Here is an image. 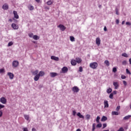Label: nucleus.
Listing matches in <instances>:
<instances>
[{"label": "nucleus", "instance_id": "obj_1", "mask_svg": "<svg viewBox=\"0 0 131 131\" xmlns=\"http://www.w3.org/2000/svg\"><path fill=\"white\" fill-rule=\"evenodd\" d=\"M90 67L92 69H96L98 67V63L96 62H92L90 64Z\"/></svg>", "mask_w": 131, "mask_h": 131}, {"label": "nucleus", "instance_id": "obj_2", "mask_svg": "<svg viewBox=\"0 0 131 131\" xmlns=\"http://www.w3.org/2000/svg\"><path fill=\"white\" fill-rule=\"evenodd\" d=\"M19 66V62L17 60H14L12 62V66L13 67H14L15 68H16V67H18Z\"/></svg>", "mask_w": 131, "mask_h": 131}, {"label": "nucleus", "instance_id": "obj_3", "mask_svg": "<svg viewBox=\"0 0 131 131\" xmlns=\"http://www.w3.org/2000/svg\"><path fill=\"white\" fill-rule=\"evenodd\" d=\"M72 91L74 93H78V92H79V88H78V87L77 86H74L72 88Z\"/></svg>", "mask_w": 131, "mask_h": 131}, {"label": "nucleus", "instance_id": "obj_4", "mask_svg": "<svg viewBox=\"0 0 131 131\" xmlns=\"http://www.w3.org/2000/svg\"><path fill=\"white\" fill-rule=\"evenodd\" d=\"M58 27L59 28H60V30H61V31H64L65 29H66V27L65 26H64V25H59V26H58Z\"/></svg>", "mask_w": 131, "mask_h": 131}, {"label": "nucleus", "instance_id": "obj_5", "mask_svg": "<svg viewBox=\"0 0 131 131\" xmlns=\"http://www.w3.org/2000/svg\"><path fill=\"white\" fill-rule=\"evenodd\" d=\"M0 102L2 103V104H6L7 99H6L5 97H2L0 99Z\"/></svg>", "mask_w": 131, "mask_h": 131}, {"label": "nucleus", "instance_id": "obj_6", "mask_svg": "<svg viewBox=\"0 0 131 131\" xmlns=\"http://www.w3.org/2000/svg\"><path fill=\"white\" fill-rule=\"evenodd\" d=\"M62 73H67L68 72V68L66 67H63L61 69Z\"/></svg>", "mask_w": 131, "mask_h": 131}, {"label": "nucleus", "instance_id": "obj_7", "mask_svg": "<svg viewBox=\"0 0 131 131\" xmlns=\"http://www.w3.org/2000/svg\"><path fill=\"white\" fill-rule=\"evenodd\" d=\"M113 85L115 86V90H117V89L119 88V84L118 83V82H114Z\"/></svg>", "mask_w": 131, "mask_h": 131}, {"label": "nucleus", "instance_id": "obj_8", "mask_svg": "<svg viewBox=\"0 0 131 131\" xmlns=\"http://www.w3.org/2000/svg\"><path fill=\"white\" fill-rule=\"evenodd\" d=\"M51 77H56L58 76V73L55 72H51L50 73Z\"/></svg>", "mask_w": 131, "mask_h": 131}, {"label": "nucleus", "instance_id": "obj_9", "mask_svg": "<svg viewBox=\"0 0 131 131\" xmlns=\"http://www.w3.org/2000/svg\"><path fill=\"white\" fill-rule=\"evenodd\" d=\"M96 45H97V46H100V43H101V39H100V38L97 37L96 39Z\"/></svg>", "mask_w": 131, "mask_h": 131}, {"label": "nucleus", "instance_id": "obj_10", "mask_svg": "<svg viewBox=\"0 0 131 131\" xmlns=\"http://www.w3.org/2000/svg\"><path fill=\"white\" fill-rule=\"evenodd\" d=\"M11 27H12V28L15 30H17L18 28H19V26H18V25H16L15 24H12Z\"/></svg>", "mask_w": 131, "mask_h": 131}, {"label": "nucleus", "instance_id": "obj_11", "mask_svg": "<svg viewBox=\"0 0 131 131\" xmlns=\"http://www.w3.org/2000/svg\"><path fill=\"white\" fill-rule=\"evenodd\" d=\"M39 77H40V75H36V76L34 78V80L35 81H37L39 79Z\"/></svg>", "mask_w": 131, "mask_h": 131}, {"label": "nucleus", "instance_id": "obj_12", "mask_svg": "<svg viewBox=\"0 0 131 131\" xmlns=\"http://www.w3.org/2000/svg\"><path fill=\"white\" fill-rule=\"evenodd\" d=\"M51 59H52V60H54V61H59V58L58 57H56L55 56H52L51 57Z\"/></svg>", "mask_w": 131, "mask_h": 131}, {"label": "nucleus", "instance_id": "obj_13", "mask_svg": "<svg viewBox=\"0 0 131 131\" xmlns=\"http://www.w3.org/2000/svg\"><path fill=\"white\" fill-rule=\"evenodd\" d=\"M13 14L14 16V18H15L16 19H19V15H18V13L17 12V11H13Z\"/></svg>", "mask_w": 131, "mask_h": 131}, {"label": "nucleus", "instance_id": "obj_14", "mask_svg": "<svg viewBox=\"0 0 131 131\" xmlns=\"http://www.w3.org/2000/svg\"><path fill=\"white\" fill-rule=\"evenodd\" d=\"M82 61V60L81 59V58H80L79 57H77L76 58V62L77 63H78V64H80V63H81Z\"/></svg>", "mask_w": 131, "mask_h": 131}, {"label": "nucleus", "instance_id": "obj_15", "mask_svg": "<svg viewBox=\"0 0 131 131\" xmlns=\"http://www.w3.org/2000/svg\"><path fill=\"white\" fill-rule=\"evenodd\" d=\"M7 75L9 76L10 79H13L14 78V74L12 73H8Z\"/></svg>", "mask_w": 131, "mask_h": 131}, {"label": "nucleus", "instance_id": "obj_16", "mask_svg": "<svg viewBox=\"0 0 131 131\" xmlns=\"http://www.w3.org/2000/svg\"><path fill=\"white\" fill-rule=\"evenodd\" d=\"M104 108H108V107H109V104H108V101L104 100Z\"/></svg>", "mask_w": 131, "mask_h": 131}, {"label": "nucleus", "instance_id": "obj_17", "mask_svg": "<svg viewBox=\"0 0 131 131\" xmlns=\"http://www.w3.org/2000/svg\"><path fill=\"white\" fill-rule=\"evenodd\" d=\"M71 64H72L73 66H75L77 64L76 60L72 59L71 61Z\"/></svg>", "mask_w": 131, "mask_h": 131}, {"label": "nucleus", "instance_id": "obj_18", "mask_svg": "<svg viewBox=\"0 0 131 131\" xmlns=\"http://www.w3.org/2000/svg\"><path fill=\"white\" fill-rule=\"evenodd\" d=\"M3 9L4 10H8V9H9V5H8V4H4L3 6Z\"/></svg>", "mask_w": 131, "mask_h": 131}, {"label": "nucleus", "instance_id": "obj_19", "mask_svg": "<svg viewBox=\"0 0 131 131\" xmlns=\"http://www.w3.org/2000/svg\"><path fill=\"white\" fill-rule=\"evenodd\" d=\"M77 115L78 116V117H79V118H82V119H84V116H83V115H81V114H80V113H78L77 114Z\"/></svg>", "mask_w": 131, "mask_h": 131}, {"label": "nucleus", "instance_id": "obj_20", "mask_svg": "<svg viewBox=\"0 0 131 131\" xmlns=\"http://www.w3.org/2000/svg\"><path fill=\"white\" fill-rule=\"evenodd\" d=\"M28 8L30 11H33V10H34V7L32 5H29Z\"/></svg>", "mask_w": 131, "mask_h": 131}, {"label": "nucleus", "instance_id": "obj_21", "mask_svg": "<svg viewBox=\"0 0 131 131\" xmlns=\"http://www.w3.org/2000/svg\"><path fill=\"white\" fill-rule=\"evenodd\" d=\"M131 117V115H128L123 118L124 120H128L129 119H130Z\"/></svg>", "mask_w": 131, "mask_h": 131}, {"label": "nucleus", "instance_id": "obj_22", "mask_svg": "<svg viewBox=\"0 0 131 131\" xmlns=\"http://www.w3.org/2000/svg\"><path fill=\"white\" fill-rule=\"evenodd\" d=\"M101 121H106V120H107V117L105 116H103L101 119Z\"/></svg>", "mask_w": 131, "mask_h": 131}, {"label": "nucleus", "instance_id": "obj_23", "mask_svg": "<svg viewBox=\"0 0 131 131\" xmlns=\"http://www.w3.org/2000/svg\"><path fill=\"white\" fill-rule=\"evenodd\" d=\"M33 39H35V40H37V39H39V37L36 35H35L33 36Z\"/></svg>", "mask_w": 131, "mask_h": 131}, {"label": "nucleus", "instance_id": "obj_24", "mask_svg": "<svg viewBox=\"0 0 131 131\" xmlns=\"http://www.w3.org/2000/svg\"><path fill=\"white\" fill-rule=\"evenodd\" d=\"M104 64H106L107 67L110 66V62L107 60L104 61Z\"/></svg>", "mask_w": 131, "mask_h": 131}, {"label": "nucleus", "instance_id": "obj_25", "mask_svg": "<svg viewBox=\"0 0 131 131\" xmlns=\"http://www.w3.org/2000/svg\"><path fill=\"white\" fill-rule=\"evenodd\" d=\"M47 4L48 6H51V5L53 4V1H52V0H50L47 2Z\"/></svg>", "mask_w": 131, "mask_h": 131}, {"label": "nucleus", "instance_id": "obj_26", "mask_svg": "<svg viewBox=\"0 0 131 131\" xmlns=\"http://www.w3.org/2000/svg\"><path fill=\"white\" fill-rule=\"evenodd\" d=\"M38 75H40V76H43L45 75V72L43 71H40Z\"/></svg>", "mask_w": 131, "mask_h": 131}, {"label": "nucleus", "instance_id": "obj_27", "mask_svg": "<svg viewBox=\"0 0 131 131\" xmlns=\"http://www.w3.org/2000/svg\"><path fill=\"white\" fill-rule=\"evenodd\" d=\"M112 115H119V114L117 112H112Z\"/></svg>", "mask_w": 131, "mask_h": 131}, {"label": "nucleus", "instance_id": "obj_28", "mask_svg": "<svg viewBox=\"0 0 131 131\" xmlns=\"http://www.w3.org/2000/svg\"><path fill=\"white\" fill-rule=\"evenodd\" d=\"M70 38L71 41H75V38H74V37H73L72 36H71L70 37Z\"/></svg>", "mask_w": 131, "mask_h": 131}, {"label": "nucleus", "instance_id": "obj_29", "mask_svg": "<svg viewBox=\"0 0 131 131\" xmlns=\"http://www.w3.org/2000/svg\"><path fill=\"white\" fill-rule=\"evenodd\" d=\"M100 117L99 116H97L96 121L97 122V123H100Z\"/></svg>", "mask_w": 131, "mask_h": 131}, {"label": "nucleus", "instance_id": "obj_30", "mask_svg": "<svg viewBox=\"0 0 131 131\" xmlns=\"http://www.w3.org/2000/svg\"><path fill=\"white\" fill-rule=\"evenodd\" d=\"M112 92V89L111 88H109L106 90V92L107 93V94H110V93H111Z\"/></svg>", "mask_w": 131, "mask_h": 131}, {"label": "nucleus", "instance_id": "obj_31", "mask_svg": "<svg viewBox=\"0 0 131 131\" xmlns=\"http://www.w3.org/2000/svg\"><path fill=\"white\" fill-rule=\"evenodd\" d=\"M32 73L33 75H37V74L38 73V70H36L35 71L33 72Z\"/></svg>", "mask_w": 131, "mask_h": 131}, {"label": "nucleus", "instance_id": "obj_32", "mask_svg": "<svg viewBox=\"0 0 131 131\" xmlns=\"http://www.w3.org/2000/svg\"><path fill=\"white\" fill-rule=\"evenodd\" d=\"M122 56L123 57H125V58H127V57H128V55H127V54H126V53H123V54H122Z\"/></svg>", "mask_w": 131, "mask_h": 131}, {"label": "nucleus", "instance_id": "obj_33", "mask_svg": "<svg viewBox=\"0 0 131 131\" xmlns=\"http://www.w3.org/2000/svg\"><path fill=\"white\" fill-rule=\"evenodd\" d=\"M86 119H87V120H90V119H91V115H86Z\"/></svg>", "mask_w": 131, "mask_h": 131}, {"label": "nucleus", "instance_id": "obj_34", "mask_svg": "<svg viewBox=\"0 0 131 131\" xmlns=\"http://www.w3.org/2000/svg\"><path fill=\"white\" fill-rule=\"evenodd\" d=\"M95 126H96V123H93L92 126V131H95Z\"/></svg>", "mask_w": 131, "mask_h": 131}, {"label": "nucleus", "instance_id": "obj_35", "mask_svg": "<svg viewBox=\"0 0 131 131\" xmlns=\"http://www.w3.org/2000/svg\"><path fill=\"white\" fill-rule=\"evenodd\" d=\"M14 45V42L13 41L9 42L8 45V47H11V46H13Z\"/></svg>", "mask_w": 131, "mask_h": 131}, {"label": "nucleus", "instance_id": "obj_36", "mask_svg": "<svg viewBox=\"0 0 131 131\" xmlns=\"http://www.w3.org/2000/svg\"><path fill=\"white\" fill-rule=\"evenodd\" d=\"M117 69H116V67H114L113 68V72H114L115 73V72H117Z\"/></svg>", "mask_w": 131, "mask_h": 131}, {"label": "nucleus", "instance_id": "obj_37", "mask_svg": "<svg viewBox=\"0 0 131 131\" xmlns=\"http://www.w3.org/2000/svg\"><path fill=\"white\" fill-rule=\"evenodd\" d=\"M126 72L127 74H129V75L131 74V73L129 71V70H128V69H126Z\"/></svg>", "mask_w": 131, "mask_h": 131}, {"label": "nucleus", "instance_id": "obj_38", "mask_svg": "<svg viewBox=\"0 0 131 131\" xmlns=\"http://www.w3.org/2000/svg\"><path fill=\"white\" fill-rule=\"evenodd\" d=\"M25 118L27 120H29V116L28 115H25Z\"/></svg>", "mask_w": 131, "mask_h": 131}, {"label": "nucleus", "instance_id": "obj_39", "mask_svg": "<svg viewBox=\"0 0 131 131\" xmlns=\"http://www.w3.org/2000/svg\"><path fill=\"white\" fill-rule=\"evenodd\" d=\"M113 96H114L113 93H111V94L110 95V96H109L110 99H113Z\"/></svg>", "mask_w": 131, "mask_h": 131}, {"label": "nucleus", "instance_id": "obj_40", "mask_svg": "<svg viewBox=\"0 0 131 131\" xmlns=\"http://www.w3.org/2000/svg\"><path fill=\"white\" fill-rule=\"evenodd\" d=\"M96 127H102V124L101 123H99V124H98L97 125H96Z\"/></svg>", "mask_w": 131, "mask_h": 131}, {"label": "nucleus", "instance_id": "obj_41", "mask_svg": "<svg viewBox=\"0 0 131 131\" xmlns=\"http://www.w3.org/2000/svg\"><path fill=\"white\" fill-rule=\"evenodd\" d=\"M4 72H5V69H0V73H4Z\"/></svg>", "mask_w": 131, "mask_h": 131}, {"label": "nucleus", "instance_id": "obj_42", "mask_svg": "<svg viewBox=\"0 0 131 131\" xmlns=\"http://www.w3.org/2000/svg\"><path fill=\"white\" fill-rule=\"evenodd\" d=\"M117 131H124V129H123V127H121Z\"/></svg>", "mask_w": 131, "mask_h": 131}, {"label": "nucleus", "instance_id": "obj_43", "mask_svg": "<svg viewBox=\"0 0 131 131\" xmlns=\"http://www.w3.org/2000/svg\"><path fill=\"white\" fill-rule=\"evenodd\" d=\"M115 11L116 15H119V12H118V9L117 8H116Z\"/></svg>", "mask_w": 131, "mask_h": 131}, {"label": "nucleus", "instance_id": "obj_44", "mask_svg": "<svg viewBox=\"0 0 131 131\" xmlns=\"http://www.w3.org/2000/svg\"><path fill=\"white\" fill-rule=\"evenodd\" d=\"M3 108H5V105L0 104V110L3 109Z\"/></svg>", "mask_w": 131, "mask_h": 131}, {"label": "nucleus", "instance_id": "obj_45", "mask_svg": "<svg viewBox=\"0 0 131 131\" xmlns=\"http://www.w3.org/2000/svg\"><path fill=\"white\" fill-rule=\"evenodd\" d=\"M121 78H122V79H125L126 78V77L124 75H122Z\"/></svg>", "mask_w": 131, "mask_h": 131}, {"label": "nucleus", "instance_id": "obj_46", "mask_svg": "<svg viewBox=\"0 0 131 131\" xmlns=\"http://www.w3.org/2000/svg\"><path fill=\"white\" fill-rule=\"evenodd\" d=\"M29 37H33V33L29 34Z\"/></svg>", "mask_w": 131, "mask_h": 131}, {"label": "nucleus", "instance_id": "obj_47", "mask_svg": "<svg viewBox=\"0 0 131 131\" xmlns=\"http://www.w3.org/2000/svg\"><path fill=\"white\" fill-rule=\"evenodd\" d=\"M126 25H128L129 26H130L131 23L129 21L126 22Z\"/></svg>", "mask_w": 131, "mask_h": 131}, {"label": "nucleus", "instance_id": "obj_48", "mask_svg": "<svg viewBox=\"0 0 131 131\" xmlns=\"http://www.w3.org/2000/svg\"><path fill=\"white\" fill-rule=\"evenodd\" d=\"M105 127H107V124L106 123H104L103 124V128H105Z\"/></svg>", "mask_w": 131, "mask_h": 131}, {"label": "nucleus", "instance_id": "obj_49", "mask_svg": "<svg viewBox=\"0 0 131 131\" xmlns=\"http://www.w3.org/2000/svg\"><path fill=\"white\" fill-rule=\"evenodd\" d=\"M79 72H82V67H79Z\"/></svg>", "mask_w": 131, "mask_h": 131}, {"label": "nucleus", "instance_id": "obj_50", "mask_svg": "<svg viewBox=\"0 0 131 131\" xmlns=\"http://www.w3.org/2000/svg\"><path fill=\"white\" fill-rule=\"evenodd\" d=\"M122 65H126V61L124 60L122 62Z\"/></svg>", "mask_w": 131, "mask_h": 131}, {"label": "nucleus", "instance_id": "obj_51", "mask_svg": "<svg viewBox=\"0 0 131 131\" xmlns=\"http://www.w3.org/2000/svg\"><path fill=\"white\" fill-rule=\"evenodd\" d=\"M123 83L124 85H125V86L127 85V83L124 80L123 81Z\"/></svg>", "mask_w": 131, "mask_h": 131}, {"label": "nucleus", "instance_id": "obj_52", "mask_svg": "<svg viewBox=\"0 0 131 131\" xmlns=\"http://www.w3.org/2000/svg\"><path fill=\"white\" fill-rule=\"evenodd\" d=\"M119 109H120V106H118L116 109V111H119Z\"/></svg>", "mask_w": 131, "mask_h": 131}, {"label": "nucleus", "instance_id": "obj_53", "mask_svg": "<svg viewBox=\"0 0 131 131\" xmlns=\"http://www.w3.org/2000/svg\"><path fill=\"white\" fill-rule=\"evenodd\" d=\"M76 114V112L75 111H73V115L74 116H75Z\"/></svg>", "mask_w": 131, "mask_h": 131}, {"label": "nucleus", "instance_id": "obj_54", "mask_svg": "<svg viewBox=\"0 0 131 131\" xmlns=\"http://www.w3.org/2000/svg\"><path fill=\"white\" fill-rule=\"evenodd\" d=\"M3 116V111H0V117H2Z\"/></svg>", "mask_w": 131, "mask_h": 131}, {"label": "nucleus", "instance_id": "obj_55", "mask_svg": "<svg viewBox=\"0 0 131 131\" xmlns=\"http://www.w3.org/2000/svg\"><path fill=\"white\" fill-rule=\"evenodd\" d=\"M116 24H119V19H116Z\"/></svg>", "mask_w": 131, "mask_h": 131}, {"label": "nucleus", "instance_id": "obj_56", "mask_svg": "<svg viewBox=\"0 0 131 131\" xmlns=\"http://www.w3.org/2000/svg\"><path fill=\"white\" fill-rule=\"evenodd\" d=\"M116 94H117V91H114L113 92V95H116Z\"/></svg>", "mask_w": 131, "mask_h": 131}, {"label": "nucleus", "instance_id": "obj_57", "mask_svg": "<svg viewBox=\"0 0 131 131\" xmlns=\"http://www.w3.org/2000/svg\"><path fill=\"white\" fill-rule=\"evenodd\" d=\"M24 131H28V129L27 128H23Z\"/></svg>", "mask_w": 131, "mask_h": 131}, {"label": "nucleus", "instance_id": "obj_58", "mask_svg": "<svg viewBox=\"0 0 131 131\" xmlns=\"http://www.w3.org/2000/svg\"><path fill=\"white\" fill-rule=\"evenodd\" d=\"M103 29L104 31H107V27H104Z\"/></svg>", "mask_w": 131, "mask_h": 131}, {"label": "nucleus", "instance_id": "obj_59", "mask_svg": "<svg viewBox=\"0 0 131 131\" xmlns=\"http://www.w3.org/2000/svg\"><path fill=\"white\" fill-rule=\"evenodd\" d=\"M32 131H36V129H35V128H33Z\"/></svg>", "mask_w": 131, "mask_h": 131}, {"label": "nucleus", "instance_id": "obj_60", "mask_svg": "<svg viewBox=\"0 0 131 131\" xmlns=\"http://www.w3.org/2000/svg\"><path fill=\"white\" fill-rule=\"evenodd\" d=\"M125 23V21L123 20V21L122 22V25H123Z\"/></svg>", "mask_w": 131, "mask_h": 131}, {"label": "nucleus", "instance_id": "obj_61", "mask_svg": "<svg viewBox=\"0 0 131 131\" xmlns=\"http://www.w3.org/2000/svg\"><path fill=\"white\" fill-rule=\"evenodd\" d=\"M129 64L131 65V58L129 59Z\"/></svg>", "mask_w": 131, "mask_h": 131}, {"label": "nucleus", "instance_id": "obj_62", "mask_svg": "<svg viewBox=\"0 0 131 131\" xmlns=\"http://www.w3.org/2000/svg\"><path fill=\"white\" fill-rule=\"evenodd\" d=\"M35 1H36L37 3H39V2H40V0H35Z\"/></svg>", "mask_w": 131, "mask_h": 131}, {"label": "nucleus", "instance_id": "obj_63", "mask_svg": "<svg viewBox=\"0 0 131 131\" xmlns=\"http://www.w3.org/2000/svg\"><path fill=\"white\" fill-rule=\"evenodd\" d=\"M9 22H12L13 20H12V19H9Z\"/></svg>", "mask_w": 131, "mask_h": 131}, {"label": "nucleus", "instance_id": "obj_64", "mask_svg": "<svg viewBox=\"0 0 131 131\" xmlns=\"http://www.w3.org/2000/svg\"><path fill=\"white\" fill-rule=\"evenodd\" d=\"M76 131H81V130H80V129L78 128L76 130Z\"/></svg>", "mask_w": 131, "mask_h": 131}]
</instances>
